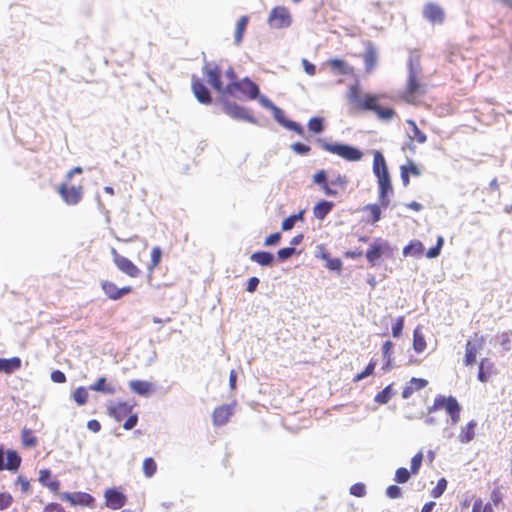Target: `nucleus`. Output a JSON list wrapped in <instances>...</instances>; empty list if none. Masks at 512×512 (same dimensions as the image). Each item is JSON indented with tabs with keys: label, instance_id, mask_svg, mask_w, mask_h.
I'll return each instance as SVG.
<instances>
[{
	"label": "nucleus",
	"instance_id": "obj_1",
	"mask_svg": "<svg viewBox=\"0 0 512 512\" xmlns=\"http://www.w3.org/2000/svg\"><path fill=\"white\" fill-rule=\"evenodd\" d=\"M373 155V173L377 178L379 187V203L384 208H387L390 205V198L393 195L391 177L383 154L380 151L375 150Z\"/></svg>",
	"mask_w": 512,
	"mask_h": 512
},
{
	"label": "nucleus",
	"instance_id": "obj_2",
	"mask_svg": "<svg viewBox=\"0 0 512 512\" xmlns=\"http://www.w3.org/2000/svg\"><path fill=\"white\" fill-rule=\"evenodd\" d=\"M379 95L366 94L361 96L356 87L350 90V100L357 103L362 109L373 111L383 121H390L395 116V111L390 107H382L378 104Z\"/></svg>",
	"mask_w": 512,
	"mask_h": 512
},
{
	"label": "nucleus",
	"instance_id": "obj_3",
	"mask_svg": "<svg viewBox=\"0 0 512 512\" xmlns=\"http://www.w3.org/2000/svg\"><path fill=\"white\" fill-rule=\"evenodd\" d=\"M441 409L445 410V412L449 415V420L447 421L448 423H451V425H456L459 422L462 407L455 397L444 396L441 394L437 395L434 399L433 405L428 408V413L431 414Z\"/></svg>",
	"mask_w": 512,
	"mask_h": 512
},
{
	"label": "nucleus",
	"instance_id": "obj_4",
	"mask_svg": "<svg viewBox=\"0 0 512 512\" xmlns=\"http://www.w3.org/2000/svg\"><path fill=\"white\" fill-rule=\"evenodd\" d=\"M396 250L387 240L376 238L370 243L366 251V259L374 267L379 265L382 257L392 258Z\"/></svg>",
	"mask_w": 512,
	"mask_h": 512
},
{
	"label": "nucleus",
	"instance_id": "obj_5",
	"mask_svg": "<svg viewBox=\"0 0 512 512\" xmlns=\"http://www.w3.org/2000/svg\"><path fill=\"white\" fill-rule=\"evenodd\" d=\"M318 143L324 150L336 154L350 162L360 161L363 157V152L360 149L349 144L338 142L329 143L322 139H319Z\"/></svg>",
	"mask_w": 512,
	"mask_h": 512
},
{
	"label": "nucleus",
	"instance_id": "obj_6",
	"mask_svg": "<svg viewBox=\"0 0 512 512\" xmlns=\"http://www.w3.org/2000/svg\"><path fill=\"white\" fill-rule=\"evenodd\" d=\"M221 103L223 112L231 118L257 124L256 118L252 115L249 109L229 100H222Z\"/></svg>",
	"mask_w": 512,
	"mask_h": 512
},
{
	"label": "nucleus",
	"instance_id": "obj_7",
	"mask_svg": "<svg viewBox=\"0 0 512 512\" xmlns=\"http://www.w3.org/2000/svg\"><path fill=\"white\" fill-rule=\"evenodd\" d=\"M237 91L247 94L250 99H256L259 96V87L245 77L242 81L230 82L225 86V92L228 95L234 96Z\"/></svg>",
	"mask_w": 512,
	"mask_h": 512
},
{
	"label": "nucleus",
	"instance_id": "obj_8",
	"mask_svg": "<svg viewBox=\"0 0 512 512\" xmlns=\"http://www.w3.org/2000/svg\"><path fill=\"white\" fill-rule=\"evenodd\" d=\"M292 23L289 10L284 6L274 7L269 14L268 24L274 29L288 28Z\"/></svg>",
	"mask_w": 512,
	"mask_h": 512
},
{
	"label": "nucleus",
	"instance_id": "obj_9",
	"mask_svg": "<svg viewBox=\"0 0 512 512\" xmlns=\"http://www.w3.org/2000/svg\"><path fill=\"white\" fill-rule=\"evenodd\" d=\"M203 74L207 76L208 83L220 94H226L225 87L221 81V69L215 63L205 62L202 68Z\"/></svg>",
	"mask_w": 512,
	"mask_h": 512
},
{
	"label": "nucleus",
	"instance_id": "obj_10",
	"mask_svg": "<svg viewBox=\"0 0 512 512\" xmlns=\"http://www.w3.org/2000/svg\"><path fill=\"white\" fill-rule=\"evenodd\" d=\"M111 255L113 262L121 272L133 278L139 276V268L131 260L120 255L115 248H111Z\"/></svg>",
	"mask_w": 512,
	"mask_h": 512
},
{
	"label": "nucleus",
	"instance_id": "obj_11",
	"mask_svg": "<svg viewBox=\"0 0 512 512\" xmlns=\"http://www.w3.org/2000/svg\"><path fill=\"white\" fill-rule=\"evenodd\" d=\"M484 346V338L481 336L477 337L475 334L474 340H468L465 347V358L464 364L466 366H472L476 362L477 354L480 350L483 349Z\"/></svg>",
	"mask_w": 512,
	"mask_h": 512
},
{
	"label": "nucleus",
	"instance_id": "obj_12",
	"mask_svg": "<svg viewBox=\"0 0 512 512\" xmlns=\"http://www.w3.org/2000/svg\"><path fill=\"white\" fill-rule=\"evenodd\" d=\"M425 92L426 85L421 83L420 76H408L404 95L405 101L412 102L415 96L424 94Z\"/></svg>",
	"mask_w": 512,
	"mask_h": 512
},
{
	"label": "nucleus",
	"instance_id": "obj_13",
	"mask_svg": "<svg viewBox=\"0 0 512 512\" xmlns=\"http://www.w3.org/2000/svg\"><path fill=\"white\" fill-rule=\"evenodd\" d=\"M422 15L432 24H442L445 20V13L443 9L433 2H428L424 5Z\"/></svg>",
	"mask_w": 512,
	"mask_h": 512
},
{
	"label": "nucleus",
	"instance_id": "obj_14",
	"mask_svg": "<svg viewBox=\"0 0 512 512\" xmlns=\"http://www.w3.org/2000/svg\"><path fill=\"white\" fill-rule=\"evenodd\" d=\"M272 114H273V117H274L275 121L278 124H280L281 126L285 127L288 130L296 132L300 136L304 135L303 127L299 123L287 119L285 117L284 111L281 108L275 106L272 109Z\"/></svg>",
	"mask_w": 512,
	"mask_h": 512
},
{
	"label": "nucleus",
	"instance_id": "obj_15",
	"mask_svg": "<svg viewBox=\"0 0 512 512\" xmlns=\"http://www.w3.org/2000/svg\"><path fill=\"white\" fill-rule=\"evenodd\" d=\"M106 506L113 510L122 508L126 503V496L117 488H109L104 493Z\"/></svg>",
	"mask_w": 512,
	"mask_h": 512
},
{
	"label": "nucleus",
	"instance_id": "obj_16",
	"mask_svg": "<svg viewBox=\"0 0 512 512\" xmlns=\"http://www.w3.org/2000/svg\"><path fill=\"white\" fill-rule=\"evenodd\" d=\"M60 498L64 501L69 502L71 505H82V506H92L94 502V498L85 492H62L60 494Z\"/></svg>",
	"mask_w": 512,
	"mask_h": 512
},
{
	"label": "nucleus",
	"instance_id": "obj_17",
	"mask_svg": "<svg viewBox=\"0 0 512 512\" xmlns=\"http://www.w3.org/2000/svg\"><path fill=\"white\" fill-rule=\"evenodd\" d=\"M192 91L196 99L202 104H210L212 102V96L210 90L204 85L202 80L196 76L192 77L191 83Z\"/></svg>",
	"mask_w": 512,
	"mask_h": 512
},
{
	"label": "nucleus",
	"instance_id": "obj_18",
	"mask_svg": "<svg viewBox=\"0 0 512 512\" xmlns=\"http://www.w3.org/2000/svg\"><path fill=\"white\" fill-rule=\"evenodd\" d=\"M59 194L68 205H76L82 198V188L75 186L68 187L62 184L59 187Z\"/></svg>",
	"mask_w": 512,
	"mask_h": 512
},
{
	"label": "nucleus",
	"instance_id": "obj_19",
	"mask_svg": "<svg viewBox=\"0 0 512 512\" xmlns=\"http://www.w3.org/2000/svg\"><path fill=\"white\" fill-rule=\"evenodd\" d=\"M365 71L371 73L377 66L378 54L377 49L372 42H367L365 52L363 54Z\"/></svg>",
	"mask_w": 512,
	"mask_h": 512
},
{
	"label": "nucleus",
	"instance_id": "obj_20",
	"mask_svg": "<svg viewBox=\"0 0 512 512\" xmlns=\"http://www.w3.org/2000/svg\"><path fill=\"white\" fill-rule=\"evenodd\" d=\"M233 414V405H222L217 407L212 414L213 424L215 426H222L226 424Z\"/></svg>",
	"mask_w": 512,
	"mask_h": 512
},
{
	"label": "nucleus",
	"instance_id": "obj_21",
	"mask_svg": "<svg viewBox=\"0 0 512 512\" xmlns=\"http://www.w3.org/2000/svg\"><path fill=\"white\" fill-rule=\"evenodd\" d=\"M250 259L252 262L264 267H271L275 263V256L268 251H257L251 254Z\"/></svg>",
	"mask_w": 512,
	"mask_h": 512
},
{
	"label": "nucleus",
	"instance_id": "obj_22",
	"mask_svg": "<svg viewBox=\"0 0 512 512\" xmlns=\"http://www.w3.org/2000/svg\"><path fill=\"white\" fill-rule=\"evenodd\" d=\"M332 71L339 75H350L353 73V68L344 60L332 58L327 61Z\"/></svg>",
	"mask_w": 512,
	"mask_h": 512
},
{
	"label": "nucleus",
	"instance_id": "obj_23",
	"mask_svg": "<svg viewBox=\"0 0 512 512\" xmlns=\"http://www.w3.org/2000/svg\"><path fill=\"white\" fill-rule=\"evenodd\" d=\"M132 408V404L127 402H119L115 406H111L108 409L111 416H113L117 421H121L126 415L131 413Z\"/></svg>",
	"mask_w": 512,
	"mask_h": 512
},
{
	"label": "nucleus",
	"instance_id": "obj_24",
	"mask_svg": "<svg viewBox=\"0 0 512 512\" xmlns=\"http://www.w3.org/2000/svg\"><path fill=\"white\" fill-rule=\"evenodd\" d=\"M22 361L19 357L0 358V372L11 374L21 368Z\"/></svg>",
	"mask_w": 512,
	"mask_h": 512
},
{
	"label": "nucleus",
	"instance_id": "obj_25",
	"mask_svg": "<svg viewBox=\"0 0 512 512\" xmlns=\"http://www.w3.org/2000/svg\"><path fill=\"white\" fill-rule=\"evenodd\" d=\"M477 422L475 420L469 421L465 426L461 427V431L458 435V440L463 443H469L475 437V429Z\"/></svg>",
	"mask_w": 512,
	"mask_h": 512
},
{
	"label": "nucleus",
	"instance_id": "obj_26",
	"mask_svg": "<svg viewBox=\"0 0 512 512\" xmlns=\"http://www.w3.org/2000/svg\"><path fill=\"white\" fill-rule=\"evenodd\" d=\"M407 66L408 76H421L422 67L420 64V55L417 52H410Z\"/></svg>",
	"mask_w": 512,
	"mask_h": 512
},
{
	"label": "nucleus",
	"instance_id": "obj_27",
	"mask_svg": "<svg viewBox=\"0 0 512 512\" xmlns=\"http://www.w3.org/2000/svg\"><path fill=\"white\" fill-rule=\"evenodd\" d=\"M333 207V202L321 200L313 207V214L315 218L323 220L332 211Z\"/></svg>",
	"mask_w": 512,
	"mask_h": 512
},
{
	"label": "nucleus",
	"instance_id": "obj_28",
	"mask_svg": "<svg viewBox=\"0 0 512 512\" xmlns=\"http://www.w3.org/2000/svg\"><path fill=\"white\" fill-rule=\"evenodd\" d=\"M129 387L134 393L140 396H148L151 392L152 384L143 380H131Z\"/></svg>",
	"mask_w": 512,
	"mask_h": 512
},
{
	"label": "nucleus",
	"instance_id": "obj_29",
	"mask_svg": "<svg viewBox=\"0 0 512 512\" xmlns=\"http://www.w3.org/2000/svg\"><path fill=\"white\" fill-rule=\"evenodd\" d=\"M6 454V464L5 469L15 472L19 469L21 464V457L15 450H7Z\"/></svg>",
	"mask_w": 512,
	"mask_h": 512
},
{
	"label": "nucleus",
	"instance_id": "obj_30",
	"mask_svg": "<svg viewBox=\"0 0 512 512\" xmlns=\"http://www.w3.org/2000/svg\"><path fill=\"white\" fill-rule=\"evenodd\" d=\"M107 380L105 377H100L94 384L89 386V389L96 392H101L104 394L112 395L115 393V389L107 385Z\"/></svg>",
	"mask_w": 512,
	"mask_h": 512
},
{
	"label": "nucleus",
	"instance_id": "obj_31",
	"mask_svg": "<svg viewBox=\"0 0 512 512\" xmlns=\"http://www.w3.org/2000/svg\"><path fill=\"white\" fill-rule=\"evenodd\" d=\"M423 245L420 241H411L410 244L403 248L404 256H419L423 252Z\"/></svg>",
	"mask_w": 512,
	"mask_h": 512
},
{
	"label": "nucleus",
	"instance_id": "obj_32",
	"mask_svg": "<svg viewBox=\"0 0 512 512\" xmlns=\"http://www.w3.org/2000/svg\"><path fill=\"white\" fill-rule=\"evenodd\" d=\"M248 21L249 18L247 16H242L238 20L234 36V42L236 45H240V43L242 42L243 34L248 24Z\"/></svg>",
	"mask_w": 512,
	"mask_h": 512
},
{
	"label": "nucleus",
	"instance_id": "obj_33",
	"mask_svg": "<svg viewBox=\"0 0 512 512\" xmlns=\"http://www.w3.org/2000/svg\"><path fill=\"white\" fill-rule=\"evenodd\" d=\"M101 287L104 291V293L112 300H118L120 299L119 295V288L110 281H103L101 283Z\"/></svg>",
	"mask_w": 512,
	"mask_h": 512
},
{
	"label": "nucleus",
	"instance_id": "obj_34",
	"mask_svg": "<svg viewBox=\"0 0 512 512\" xmlns=\"http://www.w3.org/2000/svg\"><path fill=\"white\" fill-rule=\"evenodd\" d=\"M321 258L326 261V268L339 272L342 268V261L339 258H331L328 252H322Z\"/></svg>",
	"mask_w": 512,
	"mask_h": 512
},
{
	"label": "nucleus",
	"instance_id": "obj_35",
	"mask_svg": "<svg viewBox=\"0 0 512 512\" xmlns=\"http://www.w3.org/2000/svg\"><path fill=\"white\" fill-rule=\"evenodd\" d=\"M73 400L79 405H85L88 400V391L85 387H78L74 390L72 394Z\"/></svg>",
	"mask_w": 512,
	"mask_h": 512
},
{
	"label": "nucleus",
	"instance_id": "obj_36",
	"mask_svg": "<svg viewBox=\"0 0 512 512\" xmlns=\"http://www.w3.org/2000/svg\"><path fill=\"white\" fill-rule=\"evenodd\" d=\"M426 347V341L422 333L418 331V329L414 330L413 334V348L417 353H421L424 351Z\"/></svg>",
	"mask_w": 512,
	"mask_h": 512
},
{
	"label": "nucleus",
	"instance_id": "obj_37",
	"mask_svg": "<svg viewBox=\"0 0 512 512\" xmlns=\"http://www.w3.org/2000/svg\"><path fill=\"white\" fill-rule=\"evenodd\" d=\"M392 394H393L392 385H388L382 391L377 393L374 400H375V402H377L379 404H386L391 399Z\"/></svg>",
	"mask_w": 512,
	"mask_h": 512
},
{
	"label": "nucleus",
	"instance_id": "obj_38",
	"mask_svg": "<svg viewBox=\"0 0 512 512\" xmlns=\"http://www.w3.org/2000/svg\"><path fill=\"white\" fill-rule=\"evenodd\" d=\"M157 470V464L151 457L145 458L143 461V473L146 477L151 478Z\"/></svg>",
	"mask_w": 512,
	"mask_h": 512
},
{
	"label": "nucleus",
	"instance_id": "obj_39",
	"mask_svg": "<svg viewBox=\"0 0 512 512\" xmlns=\"http://www.w3.org/2000/svg\"><path fill=\"white\" fill-rule=\"evenodd\" d=\"M381 207H383L381 204L378 205V204H367L365 207H364V210L366 211H370L371 213V223L372 224H375L377 223L380 219H381Z\"/></svg>",
	"mask_w": 512,
	"mask_h": 512
},
{
	"label": "nucleus",
	"instance_id": "obj_40",
	"mask_svg": "<svg viewBox=\"0 0 512 512\" xmlns=\"http://www.w3.org/2000/svg\"><path fill=\"white\" fill-rule=\"evenodd\" d=\"M411 474V471L407 468L400 467L395 472L394 481L398 484H404L409 481Z\"/></svg>",
	"mask_w": 512,
	"mask_h": 512
},
{
	"label": "nucleus",
	"instance_id": "obj_41",
	"mask_svg": "<svg viewBox=\"0 0 512 512\" xmlns=\"http://www.w3.org/2000/svg\"><path fill=\"white\" fill-rule=\"evenodd\" d=\"M308 129L314 133H321L324 130V120L321 117H313L308 122Z\"/></svg>",
	"mask_w": 512,
	"mask_h": 512
},
{
	"label": "nucleus",
	"instance_id": "obj_42",
	"mask_svg": "<svg viewBox=\"0 0 512 512\" xmlns=\"http://www.w3.org/2000/svg\"><path fill=\"white\" fill-rule=\"evenodd\" d=\"M407 124L411 127L413 137L419 143H425L427 140V136L418 128L416 123L413 120L408 119Z\"/></svg>",
	"mask_w": 512,
	"mask_h": 512
},
{
	"label": "nucleus",
	"instance_id": "obj_43",
	"mask_svg": "<svg viewBox=\"0 0 512 512\" xmlns=\"http://www.w3.org/2000/svg\"><path fill=\"white\" fill-rule=\"evenodd\" d=\"M22 443L25 447H34L37 444V438L29 429L22 430Z\"/></svg>",
	"mask_w": 512,
	"mask_h": 512
},
{
	"label": "nucleus",
	"instance_id": "obj_44",
	"mask_svg": "<svg viewBox=\"0 0 512 512\" xmlns=\"http://www.w3.org/2000/svg\"><path fill=\"white\" fill-rule=\"evenodd\" d=\"M297 250L295 247H284L277 251V258L279 261L284 262L290 259L294 254H296Z\"/></svg>",
	"mask_w": 512,
	"mask_h": 512
},
{
	"label": "nucleus",
	"instance_id": "obj_45",
	"mask_svg": "<svg viewBox=\"0 0 512 512\" xmlns=\"http://www.w3.org/2000/svg\"><path fill=\"white\" fill-rule=\"evenodd\" d=\"M393 347V343L390 340H387L382 346L383 357L386 360V363L383 366V369H389L391 362V348Z\"/></svg>",
	"mask_w": 512,
	"mask_h": 512
},
{
	"label": "nucleus",
	"instance_id": "obj_46",
	"mask_svg": "<svg viewBox=\"0 0 512 512\" xmlns=\"http://www.w3.org/2000/svg\"><path fill=\"white\" fill-rule=\"evenodd\" d=\"M423 461V453L419 451L411 459L410 471L412 474H417L421 468Z\"/></svg>",
	"mask_w": 512,
	"mask_h": 512
},
{
	"label": "nucleus",
	"instance_id": "obj_47",
	"mask_svg": "<svg viewBox=\"0 0 512 512\" xmlns=\"http://www.w3.org/2000/svg\"><path fill=\"white\" fill-rule=\"evenodd\" d=\"M446 487H447L446 479L445 478L439 479L436 486L431 491V496L433 498H439L446 490Z\"/></svg>",
	"mask_w": 512,
	"mask_h": 512
},
{
	"label": "nucleus",
	"instance_id": "obj_48",
	"mask_svg": "<svg viewBox=\"0 0 512 512\" xmlns=\"http://www.w3.org/2000/svg\"><path fill=\"white\" fill-rule=\"evenodd\" d=\"M366 493V486L363 483H355L350 487V494L355 497H364Z\"/></svg>",
	"mask_w": 512,
	"mask_h": 512
},
{
	"label": "nucleus",
	"instance_id": "obj_49",
	"mask_svg": "<svg viewBox=\"0 0 512 512\" xmlns=\"http://www.w3.org/2000/svg\"><path fill=\"white\" fill-rule=\"evenodd\" d=\"M374 369H375V363L373 362H370L366 368L364 369V371H362L361 373L357 374L355 377H354V381L355 382H359L363 379H365L366 377L370 376L373 374L374 372Z\"/></svg>",
	"mask_w": 512,
	"mask_h": 512
},
{
	"label": "nucleus",
	"instance_id": "obj_50",
	"mask_svg": "<svg viewBox=\"0 0 512 512\" xmlns=\"http://www.w3.org/2000/svg\"><path fill=\"white\" fill-rule=\"evenodd\" d=\"M404 327V317H398L392 325V335L395 338H398L403 331Z\"/></svg>",
	"mask_w": 512,
	"mask_h": 512
},
{
	"label": "nucleus",
	"instance_id": "obj_51",
	"mask_svg": "<svg viewBox=\"0 0 512 512\" xmlns=\"http://www.w3.org/2000/svg\"><path fill=\"white\" fill-rule=\"evenodd\" d=\"M386 496L390 499L402 497V489L397 485H390L386 488Z\"/></svg>",
	"mask_w": 512,
	"mask_h": 512
},
{
	"label": "nucleus",
	"instance_id": "obj_52",
	"mask_svg": "<svg viewBox=\"0 0 512 512\" xmlns=\"http://www.w3.org/2000/svg\"><path fill=\"white\" fill-rule=\"evenodd\" d=\"M282 235L280 232H275L267 236L264 240V246L271 247L279 244Z\"/></svg>",
	"mask_w": 512,
	"mask_h": 512
},
{
	"label": "nucleus",
	"instance_id": "obj_53",
	"mask_svg": "<svg viewBox=\"0 0 512 512\" xmlns=\"http://www.w3.org/2000/svg\"><path fill=\"white\" fill-rule=\"evenodd\" d=\"M13 502V497L10 493H0V510L8 509Z\"/></svg>",
	"mask_w": 512,
	"mask_h": 512
},
{
	"label": "nucleus",
	"instance_id": "obj_54",
	"mask_svg": "<svg viewBox=\"0 0 512 512\" xmlns=\"http://www.w3.org/2000/svg\"><path fill=\"white\" fill-rule=\"evenodd\" d=\"M291 149L298 155H307L311 150L310 146L301 142L293 143Z\"/></svg>",
	"mask_w": 512,
	"mask_h": 512
},
{
	"label": "nucleus",
	"instance_id": "obj_55",
	"mask_svg": "<svg viewBox=\"0 0 512 512\" xmlns=\"http://www.w3.org/2000/svg\"><path fill=\"white\" fill-rule=\"evenodd\" d=\"M511 341H512V332L507 331L503 332L500 336V345L504 348V350L509 351L511 349Z\"/></svg>",
	"mask_w": 512,
	"mask_h": 512
},
{
	"label": "nucleus",
	"instance_id": "obj_56",
	"mask_svg": "<svg viewBox=\"0 0 512 512\" xmlns=\"http://www.w3.org/2000/svg\"><path fill=\"white\" fill-rule=\"evenodd\" d=\"M427 384L428 381L425 379L412 377L408 385H410V387H412L415 392L425 388Z\"/></svg>",
	"mask_w": 512,
	"mask_h": 512
},
{
	"label": "nucleus",
	"instance_id": "obj_57",
	"mask_svg": "<svg viewBox=\"0 0 512 512\" xmlns=\"http://www.w3.org/2000/svg\"><path fill=\"white\" fill-rule=\"evenodd\" d=\"M313 182L320 187L327 183V173L325 170H319L313 175Z\"/></svg>",
	"mask_w": 512,
	"mask_h": 512
},
{
	"label": "nucleus",
	"instance_id": "obj_58",
	"mask_svg": "<svg viewBox=\"0 0 512 512\" xmlns=\"http://www.w3.org/2000/svg\"><path fill=\"white\" fill-rule=\"evenodd\" d=\"M162 256V250L160 247L156 246L151 251V264L153 267L157 266L160 263Z\"/></svg>",
	"mask_w": 512,
	"mask_h": 512
},
{
	"label": "nucleus",
	"instance_id": "obj_59",
	"mask_svg": "<svg viewBox=\"0 0 512 512\" xmlns=\"http://www.w3.org/2000/svg\"><path fill=\"white\" fill-rule=\"evenodd\" d=\"M138 423V416L137 414L130 415L127 420L123 424V428L125 430H131L133 429Z\"/></svg>",
	"mask_w": 512,
	"mask_h": 512
},
{
	"label": "nucleus",
	"instance_id": "obj_60",
	"mask_svg": "<svg viewBox=\"0 0 512 512\" xmlns=\"http://www.w3.org/2000/svg\"><path fill=\"white\" fill-rule=\"evenodd\" d=\"M259 283H260L259 278L255 277V276L250 277L247 281V287H246L247 292H249V293L255 292L257 290Z\"/></svg>",
	"mask_w": 512,
	"mask_h": 512
},
{
	"label": "nucleus",
	"instance_id": "obj_61",
	"mask_svg": "<svg viewBox=\"0 0 512 512\" xmlns=\"http://www.w3.org/2000/svg\"><path fill=\"white\" fill-rule=\"evenodd\" d=\"M330 183H331V185L340 186L342 188H345L348 183V180H347L346 176L338 174L334 179H332L330 181Z\"/></svg>",
	"mask_w": 512,
	"mask_h": 512
},
{
	"label": "nucleus",
	"instance_id": "obj_62",
	"mask_svg": "<svg viewBox=\"0 0 512 512\" xmlns=\"http://www.w3.org/2000/svg\"><path fill=\"white\" fill-rule=\"evenodd\" d=\"M51 380L55 383H64L66 381V376L62 371L54 370L51 373Z\"/></svg>",
	"mask_w": 512,
	"mask_h": 512
},
{
	"label": "nucleus",
	"instance_id": "obj_63",
	"mask_svg": "<svg viewBox=\"0 0 512 512\" xmlns=\"http://www.w3.org/2000/svg\"><path fill=\"white\" fill-rule=\"evenodd\" d=\"M258 99L259 103L266 109H269L272 111V109L276 106L270 99H268L264 95H260L256 98Z\"/></svg>",
	"mask_w": 512,
	"mask_h": 512
},
{
	"label": "nucleus",
	"instance_id": "obj_64",
	"mask_svg": "<svg viewBox=\"0 0 512 512\" xmlns=\"http://www.w3.org/2000/svg\"><path fill=\"white\" fill-rule=\"evenodd\" d=\"M302 65H303V69L304 71L310 75V76H313L315 75L316 73V67L314 64H312L311 62H309L307 59H302Z\"/></svg>",
	"mask_w": 512,
	"mask_h": 512
}]
</instances>
